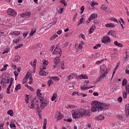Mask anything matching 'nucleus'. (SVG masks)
Instances as JSON below:
<instances>
[{
	"instance_id": "obj_1",
	"label": "nucleus",
	"mask_w": 129,
	"mask_h": 129,
	"mask_svg": "<svg viewBox=\"0 0 129 129\" xmlns=\"http://www.w3.org/2000/svg\"><path fill=\"white\" fill-rule=\"evenodd\" d=\"M91 110L93 112L99 111V110H106L109 108V105L107 103H101L97 101H93L91 103Z\"/></svg>"
},
{
	"instance_id": "obj_2",
	"label": "nucleus",
	"mask_w": 129,
	"mask_h": 129,
	"mask_svg": "<svg viewBox=\"0 0 129 129\" xmlns=\"http://www.w3.org/2000/svg\"><path fill=\"white\" fill-rule=\"evenodd\" d=\"M100 72L102 73V74L100 75V78L101 79H103V78L107 75V73L109 72V71L107 69L105 64H103L100 67Z\"/></svg>"
},
{
	"instance_id": "obj_3",
	"label": "nucleus",
	"mask_w": 129,
	"mask_h": 129,
	"mask_svg": "<svg viewBox=\"0 0 129 129\" xmlns=\"http://www.w3.org/2000/svg\"><path fill=\"white\" fill-rule=\"evenodd\" d=\"M39 100L41 102L40 107L42 109L45 108V106L48 105V99H45L44 97H40Z\"/></svg>"
},
{
	"instance_id": "obj_4",
	"label": "nucleus",
	"mask_w": 129,
	"mask_h": 129,
	"mask_svg": "<svg viewBox=\"0 0 129 129\" xmlns=\"http://www.w3.org/2000/svg\"><path fill=\"white\" fill-rule=\"evenodd\" d=\"M53 62L54 65L52 67V68L53 69H55V68L59 69V68H60V64H59L60 62V57L56 56L54 58Z\"/></svg>"
},
{
	"instance_id": "obj_5",
	"label": "nucleus",
	"mask_w": 129,
	"mask_h": 129,
	"mask_svg": "<svg viewBox=\"0 0 129 129\" xmlns=\"http://www.w3.org/2000/svg\"><path fill=\"white\" fill-rule=\"evenodd\" d=\"M52 54L58 55V57H61L62 55V50L60 48H58V45H57L54 49V51L52 52Z\"/></svg>"
},
{
	"instance_id": "obj_6",
	"label": "nucleus",
	"mask_w": 129,
	"mask_h": 129,
	"mask_svg": "<svg viewBox=\"0 0 129 129\" xmlns=\"http://www.w3.org/2000/svg\"><path fill=\"white\" fill-rule=\"evenodd\" d=\"M83 116V113L82 111H76L73 114V118H78V117H82Z\"/></svg>"
},
{
	"instance_id": "obj_7",
	"label": "nucleus",
	"mask_w": 129,
	"mask_h": 129,
	"mask_svg": "<svg viewBox=\"0 0 129 129\" xmlns=\"http://www.w3.org/2000/svg\"><path fill=\"white\" fill-rule=\"evenodd\" d=\"M101 42L102 43H103V44H105V45H108V43L111 42V39H110L109 36H106L102 38Z\"/></svg>"
},
{
	"instance_id": "obj_8",
	"label": "nucleus",
	"mask_w": 129,
	"mask_h": 129,
	"mask_svg": "<svg viewBox=\"0 0 129 129\" xmlns=\"http://www.w3.org/2000/svg\"><path fill=\"white\" fill-rule=\"evenodd\" d=\"M7 13L9 16H11L12 17H15L17 16V12H16L14 9L12 8H9L7 10Z\"/></svg>"
},
{
	"instance_id": "obj_9",
	"label": "nucleus",
	"mask_w": 129,
	"mask_h": 129,
	"mask_svg": "<svg viewBox=\"0 0 129 129\" xmlns=\"http://www.w3.org/2000/svg\"><path fill=\"white\" fill-rule=\"evenodd\" d=\"M14 82V78H11V82H10V84L9 85V86H8V87L7 89V91H6V93L8 94H10V93H11L10 92V90L11 89V87H12V85H13V82Z\"/></svg>"
},
{
	"instance_id": "obj_10",
	"label": "nucleus",
	"mask_w": 129,
	"mask_h": 129,
	"mask_svg": "<svg viewBox=\"0 0 129 129\" xmlns=\"http://www.w3.org/2000/svg\"><path fill=\"white\" fill-rule=\"evenodd\" d=\"M49 64V62L47 61L46 60H43V63L41 64V68L43 69V70H45L46 67L48 66V64Z\"/></svg>"
},
{
	"instance_id": "obj_11",
	"label": "nucleus",
	"mask_w": 129,
	"mask_h": 129,
	"mask_svg": "<svg viewBox=\"0 0 129 129\" xmlns=\"http://www.w3.org/2000/svg\"><path fill=\"white\" fill-rule=\"evenodd\" d=\"M78 79H88V76L85 74H82L77 77Z\"/></svg>"
},
{
	"instance_id": "obj_12",
	"label": "nucleus",
	"mask_w": 129,
	"mask_h": 129,
	"mask_svg": "<svg viewBox=\"0 0 129 129\" xmlns=\"http://www.w3.org/2000/svg\"><path fill=\"white\" fill-rule=\"evenodd\" d=\"M83 112V116H90L91 115V112H90L89 110H84Z\"/></svg>"
},
{
	"instance_id": "obj_13",
	"label": "nucleus",
	"mask_w": 129,
	"mask_h": 129,
	"mask_svg": "<svg viewBox=\"0 0 129 129\" xmlns=\"http://www.w3.org/2000/svg\"><path fill=\"white\" fill-rule=\"evenodd\" d=\"M95 29H96V25L95 24L92 25L89 30V34H92L94 32Z\"/></svg>"
},
{
	"instance_id": "obj_14",
	"label": "nucleus",
	"mask_w": 129,
	"mask_h": 129,
	"mask_svg": "<svg viewBox=\"0 0 129 129\" xmlns=\"http://www.w3.org/2000/svg\"><path fill=\"white\" fill-rule=\"evenodd\" d=\"M39 74L40 76H46V75L48 74V72H45V71H44L43 69H42V68H41Z\"/></svg>"
},
{
	"instance_id": "obj_15",
	"label": "nucleus",
	"mask_w": 129,
	"mask_h": 129,
	"mask_svg": "<svg viewBox=\"0 0 129 129\" xmlns=\"http://www.w3.org/2000/svg\"><path fill=\"white\" fill-rule=\"evenodd\" d=\"M125 112L126 116H128L129 114V104H126L125 105Z\"/></svg>"
},
{
	"instance_id": "obj_16",
	"label": "nucleus",
	"mask_w": 129,
	"mask_h": 129,
	"mask_svg": "<svg viewBox=\"0 0 129 129\" xmlns=\"http://www.w3.org/2000/svg\"><path fill=\"white\" fill-rule=\"evenodd\" d=\"M1 84L3 87H5L6 86V84H7V79L5 78L2 79L1 81Z\"/></svg>"
},
{
	"instance_id": "obj_17",
	"label": "nucleus",
	"mask_w": 129,
	"mask_h": 129,
	"mask_svg": "<svg viewBox=\"0 0 129 129\" xmlns=\"http://www.w3.org/2000/svg\"><path fill=\"white\" fill-rule=\"evenodd\" d=\"M97 17H98V16L97 15V14L95 13H93L92 14H91L89 17L90 20H95V19H96V18H97Z\"/></svg>"
},
{
	"instance_id": "obj_18",
	"label": "nucleus",
	"mask_w": 129,
	"mask_h": 129,
	"mask_svg": "<svg viewBox=\"0 0 129 129\" xmlns=\"http://www.w3.org/2000/svg\"><path fill=\"white\" fill-rule=\"evenodd\" d=\"M77 75L75 73H72L68 76L69 80H71V79H73L74 77H78Z\"/></svg>"
},
{
	"instance_id": "obj_19",
	"label": "nucleus",
	"mask_w": 129,
	"mask_h": 129,
	"mask_svg": "<svg viewBox=\"0 0 129 129\" xmlns=\"http://www.w3.org/2000/svg\"><path fill=\"white\" fill-rule=\"evenodd\" d=\"M75 47L77 50H82V49L83 48V46H82V44H81V43H80L79 45L78 44H76L75 45Z\"/></svg>"
},
{
	"instance_id": "obj_20",
	"label": "nucleus",
	"mask_w": 129,
	"mask_h": 129,
	"mask_svg": "<svg viewBox=\"0 0 129 129\" xmlns=\"http://www.w3.org/2000/svg\"><path fill=\"white\" fill-rule=\"evenodd\" d=\"M107 7L105 5H102L101 6V10L103 12H106V11H107Z\"/></svg>"
},
{
	"instance_id": "obj_21",
	"label": "nucleus",
	"mask_w": 129,
	"mask_h": 129,
	"mask_svg": "<svg viewBox=\"0 0 129 129\" xmlns=\"http://www.w3.org/2000/svg\"><path fill=\"white\" fill-rule=\"evenodd\" d=\"M50 79L54 80V81H56V82H58V81H59V80H60V78H59V77H57V76L50 77Z\"/></svg>"
},
{
	"instance_id": "obj_22",
	"label": "nucleus",
	"mask_w": 129,
	"mask_h": 129,
	"mask_svg": "<svg viewBox=\"0 0 129 129\" xmlns=\"http://www.w3.org/2000/svg\"><path fill=\"white\" fill-rule=\"evenodd\" d=\"M114 45H115V46L122 48V46H123L122 44H121L120 43H118V42L117 41H115L114 42Z\"/></svg>"
},
{
	"instance_id": "obj_23",
	"label": "nucleus",
	"mask_w": 129,
	"mask_h": 129,
	"mask_svg": "<svg viewBox=\"0 0 129 129\" xmlns=\"http://www.w3.org/2000/svg\"><path fill=\"white\" fill-rule=\"evenodd\" d=\"M30 64L33 67H36L37 65V59L35 58L33 60V62L31 61Z\"/></svg>"
},
{
	"instance_id": "obj_24",
	"label": "nucleus",
	"mask_w": 129,
	"mask_h": 129,
	"mask_svg": "<svg viewBox=\"0 0 129 129\" xmlns=\"http://www.w3.org/2000/svg\"><path fill=\"white\" fill-rule=\"evenodd\" d=\"M105 27L106 28H114L115 27V25L112 23H110V24H107L105 25Z\"/></svg>"
},
{
	"instance_id": "obj_25",
	"label": "nucleus",
	"mask_w": 129,
	"mask_h": 129,
	"mask_svg": "<svg viewBox=\"0 0 129 129\" xmlns=\"http://www.w3.org/2000/svg\"><path fill=\"white\" fill-rule=\"evenodd\" d=\"M63 117H64V115L61 113H59L57 116V120H61Z\"/></svg>"
},
{
	"instance_id": "obj_26",
	"label": "nucleus",
	"mask_w": 129,
	"mask_h": 129,
	"mask_svg": "<svg viewBox=\"0 0 129 129\" xmlns=\"http://www.w3.org/2000/svg\"><path fill=\"white\" fill-rule=\"evenodd\" d=\"M36 31H37L36 30V29H32L30 33V36L33 37V36H34V34H35V33H36Z\"/></svg>"
},
{
	"instance_id": "obj_27",
	"label": "nucleus",
	"mask_w": 129,
	"mask_h": 129,
	"mask_svg": "<svg viewBox=\"0 0 129 129\" xmlns=\"http://www.w3.org/2000/svg\"><path fill=\"white\" fill-rule=\"evenodd\" d=\"M22 40V38L19 37V38H16L15 40H13V42L14 44H18Z\"/></svg>"
},
{
	"instance_id": "obj_28",
	"label": "nucleus",
	"mask_w": 129,
	"mask_h": 129,
	"mask_svg": "<svg viewBox=\"0 0 129 129\" xmlns=\"http://www.w3.org/2000/svg\"><path fill=\"white\" fill-rule=\"evenodd\" d=\"M28 106L31 109L35 108V103H34V101L32 102V103H31L30 105H28Z\"/></svg>"
},
{
	"instance_id": "obj_29",
	"label": "nucleus",
	"mask_w": 129,
	"mask_h": 129,
	"mask_svg": "<svg viewBox=\"0 0 129 129\" xmlns=\"http://www.w3.org/2000/svg\"><path fill=\"white\" fill-rule=\"evenodd\" d=\"M21 84H18L16 86L15 91L17 92L18 90L21 89Z\"/></svg>"
},
{
	"instance_id": "obj_30",
	"label": "nucleus",
	"mask_w": 129,
	"mask_h": 129,
	"mask_svg": "<svg viewBox=\"0 0 129 129\" xmlns=\"http://www.w3.org/2000/svg\"><path fill=\"white\" fill-rule=\"evenodd\" d=\"M47 128V119H44L43 122V129H46Z\"/></svg>"
},
{
	"instance_id": "obj_31",
	"label": "nucleus",
	"mask_w": 129,
	"mask_h": 129,
	"mask_svg": "<svg viewBox=\"0 0 129 129\" xmlns=\"http://www.w3.org/2000/svg\"><path fill=\"white\" fill-rule=\"evenodd\" d=\"M103 119H104V116L103 115H99L98 120H103Z\"/></svg>"
},
{
	"instance_id": "obj_32",
	"label": "nucleus",
	"mask_w": 129,
	"mask_h": 129,
	"mask_svg": "<svg viewBox=\"0 0 129 129\" xmlns=\"http://www.w3.org/2000/svg\"><path fill=\"white\" fill-rule=\"evenodd\" d=\"M54 83V82L53 81V80H52V79H49L48 82H47V85L48 86H51V84H53Z\"/></svg>"
},
{
	"instance_id": "obj_33",
	"label": "nucleus",
	"mask_w": 129,
	"mask_h": 129,
	"mask_svg": "<svg viewBox=\"0 0 129 129\" xmlns=\"http://www.w3.org/2000/svg\"><path fill=\"white\" fill-rule=\"evenodd\" d=\"M20 60H21V57H20V56L17 55L15 56V60L16 62H20Z\"/></svg>"
},
{
	"instance_id": "obj_34",
	"label": "nucleus",
	"mask_w": 129,
	"mask_h": 129,
	"mask_svg": "<svg viewBox=\"0 0 129 129\" xmlns=\"http://www.w3.org/2000/svg\"><path fill=\"white\" fill-rule=\"evenodd\" d=\"M21 34V32L20 31H14L12 33H11V35H15V36H19Z\"/></svg>"
},
{
	"instance_id": "obj_35",
	"label": "nucleus",
	"mask_w": 129,
	"mask_h": 129,
	"mask_svg": "<svg viewBox=\"0 0 129 129\" xmlns=\"http://www.w3.org/2000/svg\"><path fill=\"white\" fill-rule=\"evenodd\" d=\"M127 83V80L126 79H124L123 81H122V86H126V84Z\"/></svg>"
},
{
	"instance_id": "obj_36",
	"label": "nucleus",
	"mask_w": 129,
	"mask_h": 129,
	"mask_svg": "<svg viewBox=\"0 0 129 129\" xmlns=\"http://www.w3.org/2000/svg\"><path fill=\"white\" fill-rule=\"evenodd\" d=\"M8 114H10L11 116H13L14 115V111H13V110L10 109L8 111Z\"/></svg>"
},
{
	"instance_id": "obj_37",
	"label": "nucleus",
	"mask_w": 129,
	"mask_h": 129,
	"mask_svg": "<svg viewBox=\"0 0 129 129\" xmlns=\"http://www.w3.org/2000/svg\"><path fill=\"white\" fill-rule=\"evenodd\" d=\"M56 97H57V94H56L55 93H54L52 95V97L51 98L52 101H54V100L56 99Z\"/></svg>"
},
{
	"instance_id": "obj_38",
	"label": "nucleus",
	"mask_w": 129,
	"mask_h": 129,
	"mask_svg": "<svg viewBox=\"0 0 129 129\" xmlns=\"http://www.w3.org/2000/svg\"><path fill=\"white\" fill-rule=\"evenodd\" d=\"M10 127H11L12 128L13 127H14V128H16V124H15V123L14 122H12V121L10 122Z\"/></svg>"
},
{
	"instance_id": "obj_39",
	"label": "nucleus",
	"mask_w": 129,
	"mask_h": 129,
	"mask_svg": "<svg viewBox=\"0 0 129 129\" xmlns=\"http://www.w3.org/2000/svg\"><path fill=\"white\" fill-rule=\"evenodd\" d=\"M90 6H91L92 8H94V6H98V3L96 2H91L90 3Z\"/></svg>"
},
{
	"instance_id": "obj_40",
	"label": "nucleus",
	"mask_w": 129,
	"mask_h": 129,
	"mask_svg": "<svg viewBox=\"0 0 129 129\" xmlns=\"http://www.w3.org/2000/svg\"><path fill=\"white\" fill-rule=\"evenodd\" d=\"M77 106L75 105H68V108H76Z\"/></svg>"
},
{
	"instance_id": "obj_41",
	"label": "nucleus",
	"mask_w": 129,
	"mask_h": 129,
	"mask_svg": "<svg viewBox=\"0 0 129 129\" xmlns=\"http://www.w3.org/2000/svg\"><path fill=\"white\" fill-rule=\"evenodd\" d=\"M37 96H40V97H41V95H42V93H41V90L40 89L37 90Z\"/></svg>"
},
{
	"instance_id": "obj_42",
	"label": "nucleus",
	"mask_w": 129,
	"mask_h": 129,
	"mask_svg": "<svg viewBox=\"0 0 129 129\" xmlns=\"http://www.w3.org/2000/svg\"><path fill=\"white\" fill-rule=\"evenodd\" d=\"M100 47H101V44H98L94 46L93 49H98V48H100Z\"/></svg>"
},
{
	"instance_id": "obj_43",
	"label": "nucleus",
	"mask_w": 129,
	"mask_h": 129,
	"mask_svg": "<svg viewBox=\"0 0 129 129\" xmlns=\"http://www.w3.org/2000/svg\"><path fill=\"white\" fill-rule=\"evenodd\" d=\"M129 55H128V52H126V57L124 58V61H127V59H128Z\"/></svg>"
},
{
	"instance_id": "obj_44",
	"label": "nucleus",
	"mask_w": 129,
	"mask_h": 129,
	"mask_svg": "<svg viewBox=\"0 0 129 129\" xmlns=\"http://www.w3.org/2000/svg\"><path fill=\"white\" fill-rule=\"evenodd\" d=\"M125 90L127 93H129V84H127V85L125 86Z\"/></svg>"
},
{
	"instance_id": "obj_45",
	"label": "nucleus",
	"mask_w": 129,
	"mask_h": 129,
	"mask_svg": "<svg viewBox=\"0 0 129 129\" xmlns=\"http://www.w3.org/2000/svg\"><path fill=\"white\" fill-rule=\"evenodd\" d=\"M57 37H58L57 34H54L50 38V40H54V39H56Z\"/></svg>"
},
{
	"instance_id": "obj_46",
	"label": "nucleus",
	"mask_w": 129,
	"mask_h": 129,
	"mask_svg": "<svg viewBox=\"0 0 129 129\" xmlns=\"http://www.w3.org/2000/svg\"><path fill=\"white\" fill-rule=\"evenodd\" d=\"M127 96V95L126 94V92H125V91H123V98H124V99L126 98Z\"/></svg>"
},
{
	"instance_id": "obj_47",
	"label": "nucleus",
	"mask_w": 129,
	"mask_h": 129,
	"mask_svg": "<svg viewBox=\"0 0 129 129\" xmlns=\"http://www.w3.org/2000/svg\"><path fill=\"white\" fill-rule=\"evenodd\" d=\"M23 46H24V44H23V43H20L19 45L15 47V49H19V48H21V47H23Z\"/></svg>"
},
{
	"instance_id": "obj_48",
	"label": "nucleus",
	"mask_w": 129,
	"mask_h": 129,
	"mask_svg": "<svg viewBox=\"0 0 129 129\" xmlns=\"http://www.w3.org/2000/svg\"><path fill=\"white\" fill-rule=\"evenodd\" d=\"M84 6H82L81 8V12L80 13L81 15H82L83 14V12H84Z\"/></svg>"
},
{
	"instance_id": "obj_49",
	"label": "nucleus",
	"mask_w": 129,
	"mask_h": 129,
	"mask_svg": "<svg viewBox=\"0 0 129 129\" xmlns=\"http://www.w3.org/2000/svg\"><path fill=\"white\" fill-rule=\"evenodd\" d=\"M25 86H26V87H27V88H28V89H30V90H31V91H33V88H32V87L28 86V84H26Z\"/></svg>"
},
{
	"instance_id": "obj_50",
	"label": "nucleus",
	"mask_w": 129,
	"mask_h": 129,
	"mask_svg": "<svg viewBox=\"0 0 129 129\" xmlns=\"http://www.w3.org/2000/svg\"><path fill=\"white\" fill-rule=\"evenodd\" d=\"M84 20V19L83 18V17H82L80 19V22L79 23V25H81V24H83V20Z\"/></svg>"
},
{
	"instance_id": "obj_51",
	"label": "nucleus",
	"mask_w": 129,
	"mask_h": 129,
	"mask_svg": "<svg viewBox=\"0 0 129 129\" xmlns=\"http://www.w3.org/2000/svg\"><path fill=\"white\" fill-rule=\"evenodd\" d=\"M64 121H68V122H72V119L71 118H69L68 119H64Z\"/></svg>"
},
{
	"instance_id": "obj_52",
	"label": "nucleus",
	"mask_w": 129,
	"mask_h": 129,
	"mask_svg": "<svg viewBox=\"0 0 129 129\" xmlns=\"http://www.w3.org/2000/svg\"><path fill=\"white\" fill-rule=\"evenodd\" d=\"M63 10H64V8H60V10L58 11V14H62V13H63Z\"/></svg>"
},
{
	"instance_id": "obj_53",
	"label": "nucleus",
	"mask_w": 129,
	"mask_h": 129,
	"mask_svg": "<svg viewBox=\"0 0 129 129\" xmlns=\"http://www.w3.org/2000/svg\"><path fill=\"white\" fill-rule=\"evenodd\" d=\"M29 84H32L33 83V78H32L31 77L29 78Z\"/></svg>"
},
{
	"instance_id": "obj_54",
	"label": "nucleus",
	"mask_w": 129,
	"mask_h": 129,
	"mask_svg": "<svg viewBox=\"0 0 129 129\" xmlns=\"http://www.w3.org/2000/svg\"><path fill=\"white\" fill-rule=\"evenodd\" d=\"M6 53H9V48H6L4 51L3 52V54H6Z\"/></svg>"
},
{
	"instance_id": "obj_55",
	"label": "nucleus",
	"mask_w": 129,
	"mask_h": 129,
	"mask_svg": "<svg viewBox=\"0 0 129 129\" xmlns=\"http://www.w3.org/2000/svg\"><path fill=\"white\" fill-rule=\"evenodd\" d=\"M4 123L3 122H0V129L4 128Z\"/></svg>"
},
{
	"instance_id": "obj_56",
	"label": "nucleus",
	"mask_w": 129,
	"mask_h": 129,
	"mask_svg": "<svg viewBox=\"0 0 129 129\" xmlns=\"http://www.w3.org/2000/svg\"><path fill=\"white\" fill-rule=\"evenodd\" d=\"M25 15H26V16L29 17V16H31V15H32V13H31V12H26Z\"/></svg>"
},
{
	"instance_id": "obj_57",
	"label": "nucleus",
	"mask_w": 129,
	"mask_h": 129,
	"mask_svg": "<svg viewBox=\"0 0 129 129\" xmlns=\"http://www.w3.org/2000/svg\"><path fill=\"white\" fill-rule=\"evenodd\" d=\"M78 15V14H77V13H75L74 18H73V20L75 21V20H76V18H77V16Z\"/></svg>"
},
{
	"instance_id": "obj_58",
	"label": "nucleus",
	"mask_w": 129,
	"mask_h": 129,
	"mask_svg": "<svg viewBox=\"0 0 129 129\" xmlns=\"http://www.w3.org/2000/svg\"><path fill=\"white\" fill-rule=\"evenodd\" d=\"M112 21H113V22H115V23H118V21H117V19H116V18H112Z\"/></svg>"
},
{
	"instance_id": "obj_59",
	"label": "nucleus",
	"mask_w": 129,
	"mask_h": 129,
	"mask_svg": "<svg viewBox=\"0 0 129 129\" xmlns=\"http://www.w3.org/2000/svg\"><path fill=\"white\" fill-rule=\"evenodd\" d=\"M38 115L39 117H42V110H39Z\"/></svg>"
},
{
	"instance_id": "obj_60",
	"label": "nucleus",
	"mask_w": 129,
	"mask_h": 129,
	"mask_svg": "<svg viewBox=\"0 0 129 129\" xmlns=\"http://www.w3.org/2000/svg\"><path fill=\"white\" fill-rule=\"evenodd\" d=\"M117 100L118 101H119V102H121V101H122V97H119V98H118Z\"/></svg>"
},
{
	"instance_id": "obj_61",
	"label": "nucleus",
	"mask_w": 129,
	"mask_h": 129,
	"mask_svg": "<svg viewBox=\"0 0 129 129\" xmlns=\"http://www.w3.org/2000/svg\"><path fill=\"white\" fill-rule=\"evenodd\" d=\"M64 63H61V68L62 69V70H64L65 69V67H64Z\"/></svg>"
},
{
	"instance_id": "obj_62",
	"label": "nucleus",
	"mask_w": 129,
	"mask_h": 129,
	"mask_svg": "<svg viewBox=\"0 0 129 129\" xmlns=\"http://www.w3.org/2000/svg\"><path fill=\"white\" fill-rule=\"evenodd\" d=\"M9 83H11V79H10L9 78H8L6 84H9Z\"/></svg>"
},
{
	"instance_id": "obj_63",
	"label": "nucleus",
	"mask_w": 129,
	"mask_h": 129,
	"mask_svg": "<svg viewBox=\"0 0 129 129\" xmlns=\"http://www.w3.org/2000/svg\"><path fill=\"white\" fill-rule=\"evenodd\" d=\"M14 75H15V77H18V76H19V73L17 71H15Z\"/></svg>"
},
{
	"instance_id": "obj_64",
	"label": "nucleus",
	"mask_w": 129,
	"mask_h": 129,
	"mask_svg": "<svg viewBox=\"0 0 129 129\" xmlns=\"http://www.w3.org/2000/svg\"><path fill=\"white\" fill-rule=\"evenodd\" d=\"M125 74H127V75H129V70L127 69H126L125 71Z\"/></svg>"
}]
</instances>
